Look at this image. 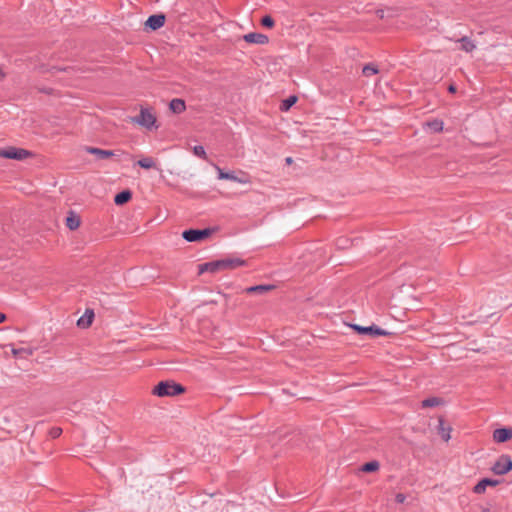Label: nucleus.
Returning a JSON list of instances; mask_svg holds the SVG:
<instances>
[{
  "instance_id": "f8f14e48",
  "label": "nucleus",
  "mask_w": 512,
  "mask_h": 512,
  "mask_svg": "<svg viewBox=\"0 0 512 512\" xmlns=\"http://www.w3.org/2000/svg\"><path fill=\"white\" fill-rule=\"evenodd\" d=\"M215 168L218 172V179L230 180V181H234V182L241 183V184L246 183V180L237 177L233 172H224L218 166H215Z\"/></svg>"
},
{
  "instance_id": "c85d7f7f",
  "label": "nucleus",
  "mask_w": 512,
  "mask_h": 512,
  "mask_svg": "<svg viewBox=\"0 0 512 512\" xmlns=\"http://www.w3.org/2000/svg\"><path fill=\"white\" fill-rule=\"evenodd\" d=\"M62 429L59 427H54L50 430L49 434L52 438H57L61 435Z\"/></svg>"
},
{
  "instance_id": "1a4fd4ad",
  "label": "nucleus",
  "mask_w": 512,
  "mask_h": 512,
  "mask_svg": "<svg viewBox=\"0 0 512 512\" xmlns=\"http://www.w3.org/2000/svg\"><path fill=\"white\" fill-rule=\"evenodd\" d=\"M512 438V429L498 428L493 432V439L498 443H503Z\"/></svg>"
},
{
  "instance_id": "20e7f679",
  "label": "nucleus",
  "mask_w": 512,
  "mask_h": 512,
  "mask_svg": "<svg viewBox=\"0 0 512 512\" xmlns=\"http://www.w3.org/2000/svg\"><path fill=\"white\" fill-rule=\"evenodd\" d=\"M31 156V152L22 148L8 147L0 149V157L14 160H24Z\"/></svg>"
},
{
  "instance_id": "2eb2a0df",
  "label": "nucleus",
  "mask_w": 512,
  "mask_h": 512,
  "mask_svg": "<svg viewBox=\"0 0 512 512\" xmlns=\"http://www.w3.org/2000/svg\"><path fill=\"white\" fill-rule=\"evenodd\" d=\"M87 152L95 155L98 159H106L114 155V152L111 150H103L95 147H88Z\"/></svg>"
},
{
  "instance_id": "f257e3e1",
  "label": "nucleus",
  "mask_w": 512,
  "mask_h": 512,
  "mask_svg": "<svg viewBox=\"0 0 512 512\" xmlns=\"http://www.w3.org/2000/svg\"><path fill=\"white\" fill-rule=\"evenodd\" d=\"M244 264V261L239 258H227L211 262L203 263L199 266V273L211 272L215 273L222 270L234 269Z\"/></svg>"
},
{
  "instance_id": "423d86ee",
  "label": "nucleus",
  "mask_w": 512,
  "mask_h": 512,
  "mask_svg": "<svg viewBox=\"0 0 512 512\" xmlns=\"http://www.w3.org/2000/svg\"><path fill=\"white\" fill-rule=\"evenodd\" d=\"M351 328L357 331L361 335H368L371 337L387 335V332L376 325L371 326H360L352 324Z\"/></svg>"
},
{
  "instance_id": "f3484780",
  "label": "nucleus",
  "mask_w": 512,
  "mask_h": 512,
  "mask_svg": "<svg viewBox=\"0 0 512 512\" xmlns=\"http://www.w3.org/2000/svg\"><path fill=\"white\" fill-rule=\"evenodd\" d=\"M169 108L173 113L180 114L185 111L186 105L184 100L175 98L170 101Z\"/></svg>"
},
{
  "instance_id": "9b49d317",
  "label": "nucleus",
  "mask_w": 512,
  "mask_h": 512,
  "mask_svg": "<svg viewBox=\"0 0 512 512\" xmlns=\"http://www.w3.org/2000/svg\"><path fill=\"white\" fill-rule=\"evenodd\" d=\"M451 431L452 428L450 426H446L444 419L440 417L438 419V433L445 442H448L450 440Z\"/></svg>"
},
{
  "instance_id": "0eeeda50",
  "label": "nucleus",
  "mask_w": 512,
  "mask_h": 512,
  "mask_svg": "<svg viewBox=\"0 0 512 512\" xmlns=\"http://www.w3.org/2000/svg\"><path fill=\"white\" fill-rule=\"evenodd\" d=\"M210 235L209 229H189L182 234L183 238L188 242H196Z\"/></svg>"
},
{
  "instance_id": "7ed1b4c3",
  "label": "nucleus",
  "mask_w": 512,
  "mask_h": 512,
  "mask_svg": "<svg viewBox=\"0 0 512 512\" xmlns=\"http://www.w3.org/2000/svg\"><path fill=\"white\" fill-rule=\"evenodd\" d=\"M132 121L142 127L151 129L156 123V116L148 108H141L140 114L134 117Z\"/></svg>"
},
{
  "instance_id": "4468645a",
  "label": "nucleus",
  "mask_w": 512,
  "mask_h": 512,
  "mask_svg": "<svg viewBox=\"0 0 512 512\" xmlns=\"http://www.w3.org/2000/svg\"><path fill=\"white\" fill-rule=\"evenodd\" d=\"M94 318L93 310L87 309L85 313L78 319L77 325L82 328H87L91 325Z\"/></svg>"
},
{
  "instance_id": "ddd939ff",
  "label": "nucleus",
  "mask_w": 512,
  "mask_h": 512,
  "mask_svg": "<svg viewBox=\"0 0 512 512\" xmlns=\"http://www.w3.org/2000/svg\"><path fill=\"white\" fill-rule=\"evenodd\" d=\"M499 482L500 481L496 479L484 478L474 487V492L478 494L483 493L486 490V487L496 486L499 484Z\"/></svg>"
},
{
  "instance_id": "473e14b6",
  "label": "nucleus",
  "mask_w": 512,
  "mask_h": 512,
  "mask_svg": "<svg viewBox=\"0 0 512 512\" xmlns=\"http://www.w3.org/2000/svg\"><path fill=\"white\" fill-rule=\"evenodd\" d=\"M286 163L287 164H291L292 163V158L291 157H287L286 158Z\"/></svg>"
},
{
  "instance_id": "bb28decb",
  "label": "nucleus",
  "mask_w": 512,
  "mask_h": 512,
  "mask_svg": "<svg viewBox=\"0 0 512 512\" xmlns=\"http://www.w3.org/2000/svg\"><path fill=\"white\" fill-rule=\"evenodd\" d=\"M193 153L199 158L205 159L206 158V152L203 146L197 145L193 147Z\"/></svg>"
},
{
  "instance_id": "6ab92c4d",
  "label": "nucleus",
  "mask_w": 512,
  "mask_h": 512,
  "mask_svg": "<svg viewBox=\"0 0 512 512\" xmlns=\"http://www.w3.org/2000/svg\"><path fill=\"white\" fill-rule=\"evenodd\" d=\"M66 225L70 230L77 229L80 226L79 217L71 213V215L66 218Z\"/></svg>"
},
{
  "instance_id": "6e6552de",
  "label": "nucleus",
  "mask_w": 512,
  "mask_h": 512,
  "mask_svg": "<svg viewBox=\"0 0 512 512\" xmlns=\"http://www.w3.org/2000/svg\"><path fill=\"white\" fill-rule=\"evenodd\" d=\"M165 23V15L164 14H154L148 17L145 22L147 28L152 31L160 29Z\"/></svg>"
},
{
  "instance_id": "72a5a7b5",
  "label": "nucleus",
  "mask_w": 512,
  "mask_h": 512,
  "mask_svg": "<svg viewBox=\"0 0 512 512\" xmlns=\"http://www.w3.org/2000/svg\"><path fill=\"white\" fill-rule=\"evenodd\" d=\"M19 352H20V350L13 349V354L14 355H18Z\"/></svg>"
},
{
  "instance_id": "dca6fc26",
  "label": "nucleus",
  "mask_w": 512,
  "mask_h": 512,
  "mask_svg": "<svg viewBox=\"0 0 512 512\" xmlns=\"http://www.w3.org/2000/svg\"><path fill=\"white\" fill-rule=\"evenodd\" d=\"M456 42H459L461 44V47H460L461 50H463L467 53L472 52L476 48L474 41L471 40L467 36H463V37L457 39Z\"/></svg>"
},
{
  "instance_id": "4be33fe9",
  "label": "nucleus",
  "mask_w": 512,
  "mask_h": 512,
  "mask_svg": "<svg viewBox=\"0 0 512 512\" xmlns=\"http://www.w3.org/2000/svg\"><path fill=\"white\" fill-rule=\"evenodd\" d=\"M379 469L378 461H370L362 465L361 470L364 472H374Z\"/></svg>"
},
{
  "instance_id": "aec40b11",
  "label": "nucleus",
  "mask_w": 512,
  "mask_h": 512,
  "mask_svg": "<svg viewBox=\"0 0 512 512\" xmlns=\"http://www.w3.org/2000/svg\"><path fill=\"white\" fill-rule=\"evenodd\" d=\"M137 164L144 169H150L155 166V162L151 157H145L140 159Z\"/></svg>"
},
{
  "instance_id": "393cba45",
  "label": "nucleus",
  "mask_w": 512,
  "mask_h": 512,
  "mask_svg": "<svg viewBox=\"0 0 512 512\" xmlns=\"http://www.w3.org/2000/svg\"><path fill=\"white\" fill-rule=\"evenodd\" d=\"M362 73H363V75L369 77V76L377 74L378 73V69H377V67H375L372 64H367V65H365L363 67Z\"/></svg>"
},
{
  "instance_id": "9d476101",
  "label": "nucleus",
  "mask_w": 512,
  "mask_h": 512,
  "mask_svg": "<svg viewBox=\"0 0 512 512\" xmlns=\"http://www.w3.org/2000/svg\"><path fill=\"white\" fill-rule=\"evenodd\" d=\"M243 38L247 43L261 44V45L266 44L269 41V38L266 35L261 34V33H256V32L248 33V34L244 35Z\"/></svg>"
},
{
  "instance_id": "c756f323",
  "label": "nucleus",
  "mask_w": 512,
  "mask_h": 512,
  "mask_svg": "<svg viewBox=\"0 0 512 512\" xmlns=\"http://www.w3.org/2000/svg\"><path fill=\"white\" fill-rule=\"evenodd\" d=\"M395 499L398 503H403L405 501L406 497L404 494L399 493L396 495Z\"/></svg>"
},
{
  "instance_id": "7c9ffc66",
  "label": "nucleus",
  "mask_w": 512,
  "mask_h": 512,
  "mask_svg": "<svg viewBox=\"0 0 512 512\" xmlns=\"http://www.w3.org/2000/svg\"><path fill=\"white\" fill-rule=\"evenodd\" d=\"M5 320V315L0 312V323Z\"/></svg>"
},
{
  "instance_id": "a211bd4d",
  "label": "nucleus",
  "mask_w": 512,
  "mask_h": 512,
  "mask_svg": "<svg viewBox=\"0 0 512 512\" xmlns=\"http://www.w3.org/2000/svg\"><path fill=\"white\" fill-rule=\"evenodd\" d=\"M131 197L132 193L129 190H124L116 194L114 202L116 205H123L127 203L131 199Z\"/></svg>"
},
{
  "instance_id": "a878e982",
  "label": "nucleus",
  "mask_w": 512,
  "mask_h": 512,
  "mask_svg": "<svg viewBox=\"0 0 512 512\" xmlns=\"http://www.w3.org/2000/svg\"><path fill=\"white\" fill-rule=\"evenodd\" d=\"M297 98L295 96H290L289 98L285 99L282 103L281 109L283 111H287L290 109L292 105L296 102Z\"/></svg>"
},
{
  "instance_id": "cd10ccee",
  "label": "nucleus",
  "mask_w": 512,
  "mask_h": 512,
  "mask_svg": "<svg viewBox=\"0 0 512 512\" xmlns=\"http://www.w3.org/2000/svg\"><path fill=\"white\" fill-rule=\"evenodd\" d=\"M274 20L271 16L269 15H266L264 16L262 19H261V24L264 26V27H267V28H272L274 26Z\"/></svg>"
},
{
  "instance_id": "412c9836",
  "label": "nucleus",
  "mask_w": 512,
  "mask_h": 512,
  "mask_svg": "<svg viewBox=\"0 0 512 512\" xmlns=\"http://www.w3.org/2000/svg\"><path fill=\"white\" fill-rule=\"evenodd\" d=\"M441 403V399L438 397H431L422 401V407H435Z\"/></svg>"
},
{
  "instance_id": "5701e85b",
  "label": "nucleus",
  "mask_w": 512,
  "mask_h": 512,
  "mask_svg": "<svg viewBox=\"0 0 512 512\" xmlns=\"http://www.w3.org/2000/svg\"><path fill=\"white\" fill-rule=\"evenodd\" d=\"M271 288H272V286H270V285L251 286V287L247 288V292L248 293H256V292L263 293L265 291L270 290Z\"/></svg>"
},
{
  "instance_id": "f03ea898",
  "label": "nucleus",
  "mask_w": 512,
  "mask_h": 512,
  "mask_svg": "<svg viewBox=\"0 0 512 512\" xmlns=\"http://www.w3.org/2000/svg\"><path fill=\"white\" fill-rule=\"evenodd\" d=\"M184 392V387L171 381H161L153 389L158 397L176 396Z\"/></svg>"
},
{
  "instance_id": "2f4dec72",
  "label": "nucleus",
  "mask_w": 512,
  "mask_h": 512,
  "mask_svg": "<svg viewBox=\"0 0 512 512\" xmlns=\"http://www.w3.org/2000/svg\"><path fill=\"white\" fill-rule=\"evenodd\" d=\"M455 90H456V89H455V87H454L453 85H450V86H449V91H450V92H455Z\"/></svg>"
},
{
  "instance_id": "39448f33",
  "label": "nucleus",
  "mask_w": 512,
  "mask_h": 512,
  "mask_svg": "<svg viewBox=\"0 0 512 512\" xmlns=\"http://www.w3.org/2000/svg\"><path fill=\"white\" fill-rule=\"evenodd\" d=\"M491 470L496 475H505L512 470V460L508 455H501L493 464Z\"/></svg>"
},
{
  "instance_id": "b1692460",
  "label": "nucleus",
  "mask_w": 512,
  "mask_h": 512,
  "mask_svg": "<svg viewBox=\"0 0 512 512\" xmlns=\"http://www.w3.org/2000/svg\"><path fill=\"white\" fill-rule=\"evenodd\" d=\"M427 126L434 132L443 130V122L441 120H433L427 123Z\"/></svg>"
}]
</instances>
